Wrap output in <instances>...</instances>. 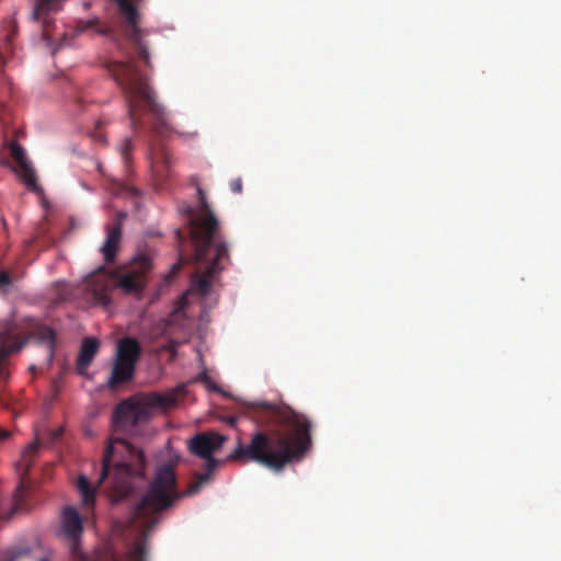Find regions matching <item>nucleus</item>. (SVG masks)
Masks as SVG:
<instances>
[{"instance_id": "obj_1", "label": "nucleus", "mask_w": 561, "mask_h": 561, "mask_svg": "<svg viewBox=\"0 0 561 561\" xmlns=\"http://www.w3.org/2000/svg\"><path fill=\"white\" fill-rule=\"evenodd\" d=\"M248 410L266 416L278 428L270 433L255 431L248 444L239 439L228 460L253 461L279 472L286 465L305 457L312 444L311 422L306 415L267 402L250 403Z\"/></svg>"}, {"instance_id": "obj_2", "label": "nucleus", "mask_w": 561, "mask_h": 561, "mask_svg": "<svg viewBox=\"0 0 561 561\" xmlns=\"http://www.w3.org/2000/svg\"><path fill=\"white\" fill-rule=\"evenodd\" d=\"M199 214L190 220V236L194 245V260L203 265L192 276L191 287L202 296L211 288L214 276L230 263L228 244L220 232L219 221L207 202L203 188H197Z\"/></svg>"}, {"instance_id": "obj_3", "label": "nucleus", "mask_w": 561, "mask_h": 561, "mask_svg": "<svg viewBox=\"0 0 561 561\" xmlns=\"http://www.w3.org/2000/svg\"><path fill=\"white\" fill-rule=\"evenodd\" d=\"M105 67L124 94L130 125L135 130L142 127L140 112L145 111L152 117L151 129L154 134L164 136L173 131L168 112L157 101L147 76L134 61H107Z\"/></svg>"}, {"instance_id": "obj_4", "label": "nucleus", "mask_w": 561, "mask_h": 561, "mask_svg": "<svg viewBox=\"0 0 561 561\" xmlns=\"http://www.w3.org/2000/svg\"><path fill=\"white\" fill-rule=\"evenodd\" d=\"M144 451L123 437H111L102 457L96 484L110 479V493L114 503L128 497L135 489L134 480L145 477Z\"/></svg>"}, {"instance_id": "obj_5", "label": "nucleus", "mask_w": 561, "mask_h": 561, "mask_svg": "<svg viewBox=\"0 0 561 561\" xmlns=\"http://www.w3.org/2000/svg\"><path fill=\"white\" fill-rule=\"evenodd\" d=\"M176 403L175 393L152 392L122 401L113 414L114 431L134 435L138 425L147 422L153 408L168 409Z\"/></svg>"}, {"instance_id": "obj_6", "label": "nucleus", "mask_w": 561, "mask_h": 561, "mask_svg": "<svg viewBox=\"0 0 561 561\" xmlns=\"http://www.w3.org/2000/svg\"><path fill=\"white\" fill-rule=\"evenodd\" d=\"M180 496L176 492V476L173 466L163 465L158 468L147 492L135 505L133 518L134 520L148 518L145 524L150 526L154 523L152 515L171 506Z\"/></svg>"}, {"instance_id": "obj_7", "label": "nucleus", "mask_w": 561, "mask_h": 561, "mask_svg": "<svg viewBox=\"0 0 561 561\" xmlns=\"http://www.w3.org/2000/svg\"><path fill=\"white\" fill-rule=\"evenodd\" d=\"M227 440V436L211 431L196 434L188 440L187 447L190 453L205 460L206 471L204 473H196L190 482L187 490L182 495H194L208 482L219 463V461L214 458V454L217 453Z\"/></svg>"}, {"instance_id": "obj_8", "label": "nucleus", "mask_w": 561, "mask_h": 561, "mask_svg": "<svg viewBox=\"0 0 561 561\" xmlns=\"http://www.w3.org/2000/svg\"><path fill=\"white\" fill-rule=\"evenodd\" d=\"M151 268V261L147 256H138L133 265L123 273L116 274V278H107L106 287L96 291V301L103 306H108L112 301L111 289L119 287L128 294L140 293L146 284V274Z\"/></svg>"}, {"instance_id": "obj_9", "label": "nucleus", "mask_w": 561, "mask_h": 561, "mask_svg": "<svg viewBox=\"0 0 561 561\" xmlns=\"http://www.w3.org/2000/svg\"><path fill=\"white\" fill-rule=\"evenodd\" d=\"M141 352V345L135 337L127 336L118 341L111 376L107 380L108 388H116L134 378Z\"/></svg>"}, {"instance_id": "obj_10", "label": "nucleus", "mask_w": 561, "mask_h": 561, "mask_svg": "<svg viewBox=\"0 0 561 561\" xmlns=\"http://www.w3.org/2000/svg\"><path fill=\"white\" fill-rule=\"evenodd\" d=\"M119 12L125 20L124 34L137 51L138 57L150 67L149 44L145 39V32L139 28V12L131 0H116Z\"/></svg>"}, {"instance_id": "obj_11", "label": "nucleus", "mask_w": 561, "mask_h": 561, "mask_svg": "<svg viewBox=\"0 0 561 561\" xmlns=\"http://www.w3.org/2000/svg\"><path fill=\"white\" fill-rule=\"evenodd\" d=\"M26 340L22 336L16 324L12 320L0 322V379L4 380L9 377L7 362L9 356L19 352Z\"/></svg>"}, {"instance_id": "obj_12", "label": "nucleus", "mask_w": 561, "mask_h": 561, "mask_svg": "<svg viewBox=\"0 0 561 561\" xmlns=\"http://www.w3.org/2000/svg\"><path fill=\"white\" fill-rule=\"evenodd\" d=\"M149 162L153 184L160 190L167 187L171 178L172 160L169 151L163 145L150 146Z\"/></svg>"}, {"instance_id": "obj_13", "label": "nucleus", "mask_w": 561, "mask_h": 561, "mask_svg": "<svg viewBox=\"0 0 561 561\" xmlns=\"http://www.w3.org/2000/svg\"><path fill=\"white\" fill-rule=\"evenodd\" d=\"M10 154L18 163L16 171L22 178L26 187L33 192H36L38 190V185L36 182L35 170L33 169L31 162L27 160L23 147L15 141L11 142Z\"/></svg>"}, {"instance_id": "obj_14", "label": "nucleus", "mask_w": 561, "mask_h": 561, "mask_svg": "<svg viewBox=\"0 0 561 561\" xmlns=\"http://www.w3.org/2000/svg\"><path fill=\"white\" fill-rule=\"evenodd\" d=\"M100 342L95 337H85L80 346L77 358V373L81 376L87 374L88 367L92 363L99 351Z\"/></svg>"}, {"instance_id": "obj_15", "label": "nucleus", "mask_w": 561, "mask_h": 561, "mask_svg": "<svg viewBox=\"0 0 561 561\" xmlns=\"http://www.w3.org/2000/svg\"><path fill=\"white\" fill-rule=\"evenodd\" d=\"M64 531L68 538L76 540L82 531V522L73 507H66L62 513Z\"/></svg>"}, {"instance_id": "obj_16", "label": "nucleus", "mask_w": 561, "mask_h": 561, "mask_svg": "<svg viewBox=\"0 0 561 561\" xmlns=\"http://www.w3.org/2000/svg\"><path fill=\"white\" fill-rule=\"evenodd\" d=\"M57 0H35L33 9V18L35 20L43 19V36L49 38L47 14L57 8Z\"/></svg>"}, {"instance_id": "obj_17", "label": "nucleus", "mask_w": 561, "mask_h": 561, "mask_svg": "<svg viewBox=\"0 0 561 561\" xmlns=\"http://www.w3.org/2000/svg\"><path fill=\"white\" fill-rule=\"evenodd\" d=\"M77 488L81 493L83 505L87 508H92L95 503V490L91 486V483L85 476L79 477Z\"/></svg>"}, {"instance_id": "obj_18", "label": "nucleus", "mask_w": 561, "mask_h": 561, "mask_svg": "<svg viewBox=\"0 0 561 561\" xmlns=\"http://www.w3.org/2000/svg\"><path fill=\"white\" fill-rule=\"evenodd\" d=\"M39 339L46 344L47 360L51 363L54 357L55 332L51 328L43 327L39 329Z\"/></svg>"}, {"instance_id": "obj_19", "label": "nucleus", "mask_w": 561, "mask_h": 561, "mask_svg": "<svg viewBox=\"0 0 561 561\" xmlns=\"http://www.w3.org/2000/svg\"><path fill=\"white\" fill-rule=\"evenodd\" d=\"M187 319L185 317L184 310L182 308H178L174 310L169 319L167 324V330L169 332L172 331V328L174 324L179 323L181 330L184 332V334H187L190 332V328L186 327Z\"/></svg>"}, {"instance_id": "obj_20", "label": "nucleus", "mask_w": 561, "mask_h": 561, "mask_svg": "<svg viewBox=\"0 0 561 561\" xmlns=\"http://www.w3.org/2000/svg\"><path fill=\"white\" fill-rule=\"evenodd\" d=\"M39 444L37 442L31 443L27 445V447L22 453V458L20 465L24 467L25 472H27L33 461L38 453Z\"/></svg>"}, {"instance_id": "obj_21", "label": "nucleus", "mask_w": 561, "mask_h": 561, "mask_svg": "<svg viewBox=\"0 0 561 561\" xmlns=\"http://www.w3.org/2000/svg\"><path fill=\"white\" fill-rule=\"evenodd\" d=\"M133 149L134 145L130 138H125L119 146V152L126 167L130 163Z\"/></svg>"}, {"instance_id": "obj_22", "label": "nucleus", "mask_w": 561, "mask_h": 561, "mask_svg": "<svg viewBox=\"0 0 561 561\" xmlns=\"http://www.w3.org/2000/svg\"><path fill=\"white\" fill-rule=\"evenodd\" d=\"M117 247L118 243L108 239L105 240L102 247V253L106 262H112L115 259Z\"/></svg>"}, {"instance_id": "obj_23", "label": "nucleus", "mask_w": 561, "mask_h": 561, "mask_svg": "<svg viewBox=\"0 0 561 561\" xmlns=\"http://www.w3.org/2000/svg\"><path fill=\"white\" fill-rule=\"evenodd\" d=\"M122 237V227L119 222H114L107 227L106 239L119 243Z\"/></svg>"}, {"instance_id": "obj_24", "label": "nucleus", "mask_w": 561, "mask_h": 561, "mask_svg": "<svg viewBox=\"0 0 561 561\" xmlns=\"http://www.w3.org/2000/svg\"><path fill=\"white\" fill-rule=\"evenodd\" d=\"M115 193L116 194H127L130 196L139 195V191L136 187H134L133 185L127 184V183H117Z\"/></svg>"}, {"instance_id": "obj_25", "label": "nucleus", "mask_w": 561, "mask_h": 561, "mask_svg": "<svg viewBox=\"0 0 561 561\" xmlns=\"http://www.w3.org/2000/svg\"><path fill=\"white\" fill-rule=\"evenodd\" d=\"M201 381L206 386V388L214 392H221V389L218 385H216L211 378L206 374H202L199 377Z\"/></svg>"}, {"instance_id": "obj_26", "label": "nucleus", "mask_w": 561, "mask_h": 561, "mask_svg": "<svg viewBox=\"0 0 561 561\" xmlns=\"http://www.w3.org/2000/svg\"><path fill=\"white\" fill-rule=\"evenodd\" d=\"M146 548L142 545H136L135 548L129 552V558L134 561H144Z\"/></svg>"}, {"instance_id": "obj_27", "label": "nucleus", "mask_w": 561, "mask_h": 561, "mask_svg": "<svg viewBox=\"0 0 561 561\" xmlns=\"http://www.w3.org/2000/svg\"><path fill=\"white\" fill-rule=\"evenodd\" d=\"M13 278L16 279L18 276H11V274L8 271H0V287L3 289H7L9 286H11Z\"/></svg>"}, {"instance_id": "obj_28", "label": "nucleus", "mask_w": 561, "mask_h": 561, "mask_svg": "<svg viewBox=\"0 0 561 561\" xmlns=\"http://www.w3.org/2000/svg\"><path fill=\"white\" fill-rule=\"evenodd\" d=\"M230 190L234 194H241L243 190L242 180L241 178H236L230 181L229 183Z\"/></svg>"}, {"instance_id": "obj_29", "label": "nucleus", "mask_w": 561, "mask_h": 561, "mask_svg": "<svg viewBox=\"0 0 561 561\" xmlns=\"http://www.w3.org/2000/svg\"><path fill=\"white\" fill-rule=\"evenodd\" d=\"M101 278H104V284H102V286H101L100 288H94V290H93V291H94V298H95V299H96V291H100V290L104 289V288L106 287V285L108 284V283L106 282V279H107L108 277H104V275H101ZM111 278L115 279V278H116V275H113Z\"/></svg>"}, {"instance_id": "obj_30", "label": "nucleus", "mask_w": 561, "mask_h": 561, "mask_svg": "<svg viewBox=\"0 0 561 561\" xmlns=\"http://www.w3.org/2000/svg\"><path fill=\"white\" fill-rule=\"evenodd\" d=\"M127 217V214L125 211H117L116 213V222H119L122 225V221Z\"/></svg>"}, {"instance_id": "obj_31", "label": "nucleus", "mask_w": 561, "mask_h": 561, "mask_svg": "<svg viewBox=\"0 0 561 561\" xmlns=\"http://www.w3.org/2000/svg\"><path fill=\"white\" fill-rule=\"evenodd\" d=\"M181 264L182 262L180 261L172 266V275H175L180 271Z\"/></svg>"}, {"instance_id": "obj_32", "label": "nucleus", "mask_w": 561, "mask_h": 561, "mask_svg": "<svg viewBox=\"0 0 561 561\" xmlns=\"http://www.w3.org/2000/svg\"><path fill=\"white\" fill-rule=\"evenodd\" d=\"M7 437H9V432L0 428V440L5 439Z\"/></svg>"}, {"instance_id": "obj_33", "label": "nucleus", "mask_w": 561, "mask_h": 561, "mask_svg": "<svg viewBox=\"0 0 561 561\" xmlns=\"http://www.w3.org/2000/svg\"><path fill=\"white\" fill-rule=\"evenodd\" d=\"M175 233H176V238H178L179 243H182L184 241L183 234L180 231H176Z\"/></svg>"}, {"instance_id": "obj_34", "label": "nucleus", "mask_w": 561, "mask_h": 561, "mask_svg": "<svg viewBox=\"0 0 561 561\" xmlns=\"http://www.w3.org/2000/svg\"><path fill=\"white\" fill-rule=\"evenodd\" d=\"M93 23H94L93 21H89V22H87V23H85V25H84V27H81V28H80V31H84V30L89 28L90 26H92V25H93Z\"/></svg>"}, {"instance_id": "obj_35", "label": "nucleus", "mask_w": 561, "mask_h": 561, "mask_svg": "<svg viewBox=\"0 0 561 561\" xmlns=\"http://www.w3.org/2000/svg\"><path fill=\"white\" fill-rule=\"evenodd\" d=\"M62 434V428H58L54 432V437H59Z\"/></svg>"}, {"instance_id": "obj_36", "label": "nucleus", "mask_w": 561, "mask_h": 561, "mask_svg": "<svg viewBox=\"0 0 561 561\" xmlns=\"http://www.w3.org/2000/svg\"><path fill=\"white\" fill-rule=\"evenodd\" d=\"M18 508H19V505H18V503H15L14 506L12 507V510H11L10 515L8 517H10L12 514H14L18 511Z\"/></svg>"}, {"instance_id": "obj_37", "label": "nucleus", "mask_w": 561, "mask_h": 561, "mask_svg": "<svg viewBox=\"0 0 561 561\" xmlns=\"http://www.w3.org/2000/svg\"><path fill=\"white\" fill-rule=\"evenodd\" d=\"M98 32L102 33V34H108L110 30H107V28H100Z\"/></svg>"}, {"instance_id": "obj_38", "label": "nucleus", "mask_w": 561, "mask_h": 561, "mask_svg": "<svg viewBox=\"0 0 561 561\" xmlns=\"http://www.w3.org/2000/svg\"><path fill=\"white\" fill-rule=\"evenodd\" d=\"M3 64H4L3 55L0 53V66H2Z\"/></svg>"}, {"instance_id": "obj_39", "label": "nucleus", "mask_w": 561, "mask_h": 561, "mask_svg": "<svg viewBox=\"0 0 561 561\" xmlns=\"http://www.w3.org/2000/svg\"><path fill=\"white\" fill-rule=\"evenodd\" d=\"M230 422H231V424H234V422H236V417H232V419L230 420Z\"/></svg>"}, {"instance_id": "obj_40", "label": "nucleus", "mask_w": 561, "mask_h": 561, "mask_svg": "<svg viewBox=\"0 0 561 561\" xmlns=\"http://www.w3.org/2000/svg\"><path fill=\"white\" fill-rule=\"evenodd\" d=\"M39 561H48V560H47V559H45V558H43V559H41Z\"/></svg>"}]
</instances>
